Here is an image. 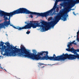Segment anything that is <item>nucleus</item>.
<instances>
[{
    "label": "nucleus",
    "instance_id": "obj_1",
    "mask_svg": "<svg viewBox=\"0 0 79 79\" xmlns=\"http://www.w3.org/2000/svg\"><path fill=\"white\" fill-rule=\"evenodd\" d=\"M5 43L1 41L0 43V50L2 52H5L7 55H10L12 56H21L24 54L25 47L24 46L21 45L20 46V49L15 47V46H12L10 45L9 42L6 43L5 44L6 45H4ZM7 47V48H6Z\"/></svg>",
    "mask_w": 79,
    "mask_h": 79
},
{
    "label": "nucleus",
    "instance_id": "obj_27",
    "mask_svg": "<svg viewBox=\"0 0 79 79\" xmlns=\"http://www.w3.org/2000/svg\"><path fill=\"white\" fill-rule=\"evenodd\" d=\"M73 44H74V45H77V44H76V43H74H74Z\"/></svg>",
    "mask_w": 79,
    "mask_h": 79
},
{
    "label": "nucleus",
    "instance_id": "obj_34",
    "mask_svg": "<svg viewBox=\"0 0 79 79\" xmlns=\"http://www.w3.org/2000/svg\"><path fill=\"white\" fill-rule=\"evenodd\" d=\"M16 47H17V46H16L15 47H15V48H16Z\"/></svg>",
    "mask_w": 79,
    "mask_h": 79
},
{
    "label": "nucleus",
    "instance_id": "obj_9",
    "mask_svg": "<svg viewBox=\"0 0 79 79\" xmlns=\"http://www.w3.org/2000/svg\"><path fill=\"white\" fill-rule=\"evenodd\" d=\"M57 7H58L56 6V5H54L53 8L51 10L44 12L43 14H41V15H44L45 17L47 18L48 16H49V15H50V14H52V12L53 11V10H55V9L56 8H57Z\"/></svg>",
    "mask_w": 79,
    "mask_h": 79
},
{
    "label": "nucleus",
    "instance_id": "obj_28",
    "mask_svg": "<svg viewBox=\"0 0 79 79\" xmlns=\"http://www.w3.org/2000/svg\"><path fill=\"white\" fill-rule=\"evenodd\" d=\"M60 0V2H62V1H63V0Z\"/></svg>",
    "mask_w": 79,
    "mask_h": 79
},
{
    "label": "nucleus",
    "instance_id": "obj_31",
    "mask_svg": "<svg viewBox=\"0 0 79 79\" xmlns=\"http://www.w3.org/2000/svg\"><path fill=\"white\" fill-rule=\"evenodd\" d=\"M58 2V0H56V2Z\"/></svg>",
    "mask_w": 79,
    "mask_h": 79
},
{
    "label": "nucleus",
    "instance_id": "obj_11",
    "mask_svg": "<svg viewBox=\"0 0 79 79\" xmlns=\"http://www.w3.org/2000/svg\"><path fill=\"white\" fill-rule=\"evenodd\" d=\"M31 29L30 23H28L27 25H25L22 27H19V30L21 31L22 30V29Z\"/></svg>",
    "mask_w": 79,
    "mask_h": 79
},
{
    "label": "nucleus",
    "instance_id": "obj_20",
    "mask_svg": "<svg viewBox=\"0 0 79 79\" xmlns=\"http://www.w3.org/2000/svg\"><path fill=\"white\" fill-rule=\"evenodd\" d=\"M70 44H68V45H67V47H68L69 48H71L70 47Z\"/></svg>",
    "mask_w": 79,
    "mask_h": 79
},
{
    "label": "nucleus",
    "instance_id": "obj_5",
    "mask_svg": "<svg viewBox=\"0 0 79 79\" xmlns=\"http://www.w3.org/2000/svg\"><path fill=\"white\" fill-rule=\"evenodd\" d=\"M30 28L31 27H32L33 29H34L36 28L37 27H42L41 29L42 32H44V31H48L51 27L50 25L48 24L47 22L44 21H42L41 22V25H40L39 23H32L33 22H32L31 21H30Z\"/></svg>",
    "mask_w": 79,
    "mask_h": 79
},
{
    "label": "nucleus",
    "instance_id": "obj_14",
    "mask_svg": "<svg viewBox=\"0 0 79 79\" xmlns=\"http://www.w3.org/2000/svg\"><path fill=\"white\" fill-rule=\"evenodd\" d=\"M68 4L67 2L65 3L64 4H61L60 5L61 6H64H64H66V5H67Z\"/></svg>",
    "mask_w": 79,
    "mask_h": 79
},
{
    "label": "nucleus",
    "instance_id": "obj_18",
    "mask_svg": "<svg viewBox=\"0 0 79 79\" xmlns=\"http://www.w3.org/2000/svg\"><path fill=\"white\" fill-rule=\"evenodd\" d=\"M59 11V8L58 7H57L56 9V11L57 12H58Z\"/></svg>",
    "mask_w": 79,
    "mask_h": 79
},
{
    "label": "nucleus",
    "instance_id": "obj_29",
    "mask_svg": "<svg viewBox=\"0 0 79 79\" xmlns=\"http://www.w3.org/2000/svg\"><path fill=\"white\" fill-rule=\"evenodd\" d=\"M77 40H79V38H77Z\"/></svg>",
    "mask_w": 79,
    "mask_h": 79
},
{
    "label": "nucleus",
    "instance_id": "obj_25",
    "mask_svg": "<svg viewBox=\"0 0 79 79\" xmlns=\"http://www.w3.org/2000/svg\"><path fill=\"white\" fill-rule=\"evenodd\" d=\"M51 18H52V17L49 18L48 19V20H50L51 19Z\"/></svg>",
    "mask_w": 79,
    "mask_h": 79
},
{
    "label": "nucleus",
    "instance_id": "obj_37",
    "mask_svg": "<svg viewBox=\"0 0 79 79\" xmlns=\"http://www.w3.org/2000/svg\"><path fill=\"white\" fill-rule=\"evenodd\" d=\"M1 56H0V58Z\"/></svg>",
    "mask_w": 79,
    "mask_h": 79
},
{
    "label": "nucleus",
    "instance_id": "obj_24",
    "mask_svg": "<svg viewBox=\"0 0 79 79\" xmlns=\"http://www.w3.org/2000/svg\"><path fill=\"white\" fill-rule=\"evenodd\" d=\"M73 15H75V16H76V14L74 13V12H73Z\"/></svg>",
    "mask_w": 79,
    "mask_h": 79
},
{
    "label": "nucleus",
    "instance_id": "obj_8",
    "mask_svg": "<svg viewBox=\"0 0 79 79\" xmlns=\"http://www.w3.org/2000/svg\"><path fill=\"white\" fill-rule=\"evenodd\" d=\"M23 9V12H24V13H20V14H27L29 15V14H31L30 16L31 18H33V15H37L38 16H42V17H45L44 15H43L42 14L44 13H38L35 12H31L27 9L26 8H20Z\"/></svg>",
    "mask_w": 79,
    "mask_h": 79
},
{
    "label": "nucleus",
    "instance_id": "obj_19",
    "mask_svg": "<svg viewBox=\"0 0 79 79\" xmlns=\"http://www.w3.org/2000/svg\"><path fill=\"white\" fill-rule=\"evenodd\" d=\"M66 10H68V12H69V7H67L66 8Z\"/></svg>",
    "mask_w": 79,
    "mask_h": 79
},
{
    "label": "nucleus",
    "instance_id": "obj_3",
    "mask_svg": "<svg viewBox=\"0 0 79 79\" xmlns=\"http://www.w3.org/2000/svg\"><path fill=\"white\" fill-rule=\"evenodd\" d=\"M23 11L24 10L23 9L19 8L9 13H6L5 14L7 16H9V19H7V20H9V21L4 22L3 23L0 24V30L1 28H5V26L7 27L10 24V18L11 17L13 16V15H15L24 13V12Z\"/></svg>",
    "mask_w": 79,
    "mask_h": 79
},
{
    "label": "nucleus",
    "instance_id": "obj_16",
    "mask_svg": "<svg viewBox=\"0 0 79 79\" xmlns=\"http://www.w3.org/2000/svg\"><path fill=\"white\" fill-rule=\"evenodd\" d=\"M39 65L38 66V67H40V66H42V65H44V64L43 63H39Z\"/></svg>",
    "mask_w": 79,
    "mask_h": 79
},
{
    "label": "nucleus",
    "instance_id": "obj_26",
    "mask_svg": "<svg viewBox=\"0 0 79 79\" xmlns=\"http://www.w3.org/2000/svg\"><path fill=\"white\" fill-rule=\"evenodd\" d=\"M44 67H45V66H43V67H41V68L42 69L44 68Z\"/></svg>",
    "mask_w": 79,
    "mask_h": 79
},
{
    "label": "nucleus",
    "instance_id": "obj_32",
    "mask_svg": "<svg viewBox=\"0 0 79 79\" xmlns=\"http://www.w3.org/2000/svg\"><path fill=\"white\" fill-rule=\"evenodd\" d=\"M0 68H1V69H2L3 68H2V67H0Z\"/></svg>",
    "mask_w": 79,
    "mask_h": 79
},
{
    "label": "nucleus",
    "instance_id": "obj_36",
    "mask_svg": "<svg viewBox=\"0 0 79 79\" xmlns=\"http://www.w3.org/2000/svg\"><path fill=\"white\" fill-rule=\"evenodd\" d=\"M4 70L6 71V70L5 69H4Z\"/></svg>",
    "mask_w": 79,
    "mask_h": 79
},
{
    "label": "nucleus",
    "instance_id": "obj_13",
    "mask_svg": "<svg viewBox=\"0 0 79 79\" xmlns=\"http://www.w3.org/2000/svg\"><path fill=\"white\" fill-rule=\"evenodd\" d=\"M10 25V26H12V27H13L14 28H15V29H18L19 30V27H15V26L11 25V24H9Z\"/></svg>",
    "mask_w": 79,
    "mask_h": 79
},
{
    "label": "nucleus",
    "instance_id": "obj_12",
    "mask_svg": "<svg viewBox=\"0 0 79 79\" xmlns=\"http://www.w3.org/2000/svg\"><path fill=\"white\" fill-rule=\"evenodd\" d=\"M73 5H75L76 3H79V0H76L75 1H73L72 2Z\"/></svg>",
    "mask_w": 79,
    "mask_h": 79
},
{
    "label": "nucleus",
    "instance_id": "obj_35",
    "mask_svg": "<svg viewBox=\"0 0 79 79\" xmlns=\"http://www.w3.org/2000/svg\"><path fill=\"white\" fill-rule=\"evenodd\" d=\"M72 10H74V9H72Z\"/></svg>",
    "mask_w": 79,
    "mask_h": 79
},
{
    "label": "nucleus",
    "instance_id": "obj_30",
    "mask_svg": "<svg viewBox=\"0 0 79 79\" xmlns=\"http://www.w3.org/2000/svg\"><path fill=\"white\" fill-rule=\"evenodd\" d=\"M77 37H79V35H77Z\"/></svg>",
    "mask_w": 79,
    "mask_h": 79
},
{
    "label": "nucleus",
    "instance_id": "obj_21",
    "mask_svg": "<svg viewBox=\"0 0 79 79\" xmlns=\"http://www.w3.org/2000/svg\"><path fill=\"white\" fill-rule=\"evenodd\" d=\"M29 33H30V31H27L26 32V34H29Z\"/></svg>",
    "mask_w": 79,
    "mask_h": 79
},
{
    "label": "nucleus",
    "instance_id": "obj_15",
    "mask_svg": "<svg viewBox=\"0 0 79 79\" xmlns=\"http://www.w3.org/2000/svg\"><path fill=\"white\" fill-rule=\"evenodd\" d=\"M76 41L75 40H74L71 43H69V44L70 45V46H72V44H74V43Z\"/></svg>",
    "mask_w": 79,
    "mask_h": 79
},
{
    "label": "nucleus",
    "instance_id": "obj_33",
    "mask_svg": "<svg viewBox=\"0 0 79 79\" xmlns=\"http://www.w3.org/2000/svg\"><path fill=\"white\" fill-rule=\"evenodd\" d=\"M70 39V37H69L68 39Z\"/></svg>",
    "mask_w": 79,
    "mask_h": 79
},
{
    "label": "nucleus",
    "instance_id": "obj_6",
    "mask_svg": "<svg viewBox=\"0 0 79 79\" xmlns=\"http://www.w3.org/2000/svg\"><path fill=\"white\" fill-rule=\"evenodd\" d=\"M70 50L71 52L74 53V55L69 54L66 53L64 54V53L62 54L63 58V60H66L67 58L69 60H76V58L79 59V49L76 50L74 49L73 48H71Z\"/></svg>",
    "mask_w": 79,
    "mask_h": 79
},
{
    "label": "nucleus",
    "instance_id": "obj_17",
    "mask_svg": "<svg viewBox=\"0 0 79 79\" xmlns=\"http://www.w3.org/2000/svg\"><path fill=\"white\" fill-rule=\"evenodd\" d=\"M66 50L67 51H68V52H70V51L71 52V49L67 48V49H66Z\"/></svg>",
    "mask_w": 79,
    "mask_h": 79
},
{
    "label": "nucleus",
    "instance_id": "obj_4",
    "mask_svg": "<svg viewBox=\"0 0 79 79\" xmlns=\"http://www.w3.org/2000/svg\"><path fill=\"white\" fill-rule=\"evenodd\" d=\"M64 15V11L60 10L58 13L57 14V16L55 18V20L50 22V24L52 27H54L55 25L58 23V22L61 19L62 20H63V21H66L67 19V16H68V15H67V13H65ZM63 17V18H61Z\"/></svg>",
    "mask_w": 79,
    "mask_h": 79
},
{
    "label": "nucleus",
    "instance_id": "obj_2",
    "mask_svg": "<svg viewBox=\"0 0 79 79\" xmlns=\"http://www.w3.org/2000/svg\"><path fill=\"white\" fill-rule=\"evenodd\" d=\"M33 53H31L29 52L28 50L26 49L25 47L24 48V51L23 52V57H24L25 58H30L33 60H38V58L40 57H42L40 56H45L47 54H48V51H42L41 52H40V53H38L37 54H36V51L35 50H33Z\"/></svg>",
    "mask_w": 79,
    "mask_h": 79
},
{
    "label": "nucleus",
    "instance_id": "obj_23",
    "mask_svg": "<svg viewBox=\"0 0 79 79\" xmlns=\"http://www.w3.org/2000/svg\"><path fill=\"white\" fill-rule=\"evenodd\" d=\"M3 55H4V56H5V55H7V56H8V55H9V56H10V55H7L6 54V53H5H5Z\"/></svg>",
    "mask_w": 79,
    "mask_h": 79
},
{
    "label": "nucleus",
    "instance_id": "obj_7",
    "mask_svg": "<svg viewBox=\"0 0 79 79\" xmlns=\"http://www.w3.org/2000/svg\"><path fill=\"white\" fill-rule=\"evenodd\" d=\"M48 60L53 61H60V60H63V58L62 55L56 56V55L54 54L53 56L52 57L48 56L47 53L44 56L38 58L37 60Z\"/></svg>",
    "mask_w": 79,
    "mask_h": 79
},
{
    "label": "nucleus",
    "instance_id": "obj_22",
    "mask_svg": "<svg viewBox=\"0 0 79 79\" xmlns=\"http://www.w3.org/2000/svg\"><path fill=\"white\" fill-rule=\"evenodd\" d=\"M57 2H56V1L55 2V5H57Z\"/></svg>",
    "mask_w": 79,
    "mask_h": 79
},
{
    "label": "nucleus",
    "instance_id": "obj_10",
    "mask_svg": "<svg viewBox=\"0 0 79 79\" xmlns=\"http://www.w3.org/2000/svg\"><path fill=\"white\" fill-rule=\"evenodd\" d=\"M6 13H8L5 12L4 11H3L2 10H0V16H4L3 18L4 19V20H5V21L4 22H6L8 20V17H7V15H6Z\"/></svg>",
    "mask_w": 79,
    "mask_h": 79
}]
</instances>
